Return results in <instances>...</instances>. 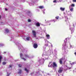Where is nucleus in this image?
I'll use <instances>...</instances> for the list:
<instances>
[{
	"mask_svg": "<svg viewBox=\"0 0 76 76\" xmlns=\"http://www.w3.org/2000/svg\"><path fill=\"white\" fill-rule=\"evenodd\" d=\"M63 71V68L62 67H60L59 68L58 72V73H61Z\"/></svg>",
	"mask_w": 76,
	"mask_h": 76,
	"instance_id": "1",
	"label": "nucleus"
},
{
	"mask_svg": "<svg viewBox=\"0 0 76 76\" xmlns=\"http://www.w3.org/2000/svg\"><path fill=\"white\" fill-rule=\"evenodd\" d=\"M20 58H21V59H22V60H24V61H26V58H25L24 57H23V54H22V53H20Z\"/></svg>",
	"mask_w": 76,
	"mask_h": 76,
	"instance_id": "2",
	"label": "nucleus"
},
{
	"mask_svg": "<svg viewBox=\"0 0 76 76\" xmlns=\"http://www.w3.org/2000/svg\"><path fill=\"white\" fill-rule=\"evenodd\" d=\"M52 66L53 68H55V67H57V64H56V62H53V65H52Z\"/></svg>",
	"mask_w": 76,
	"mask_h": 76,
	"instance_id": "3",
	"label": "nucleus"
},
{
	"mask_svg": "<svg viewBox=\"0 0 76 76\" xmlns=\"http://www.w3.org/2000/svg\"><path fill=\"white\" fill-rule=\"evenodd\" d=\"M63 60V58H61L59 59V63L60 64H62L63 62H62Z\"/></svg>",
	"mask_w": 76,
	"mask_h": 76,
	"instance_id": "4",
	"label": "nucleus"
},
{
	"mask_svg": "<svg viewBox=\"0 0 76 76\" xmlns=\"http://www.w3.org/2000/svg\"><path fill=\"white\" fill-rule=\"evenodd\" d=\"M33 47L34 48H37L38 47V45L37 43H34L33 45Z\"/></svg>",
	"mask_w": 76,
	"mask_h": 76,
	"instance_id": "5",
	"label": "nucleus"
},
{
	"mask_svg": "<svg viewBox=\"0 0 76 76\" xmlns=\"http://www.w3.org/2000/svg\"><path fill=\"white\" fill-rule=\"evenodd\" d=\"M32 33H33L34 37H36V32L34 30H32Z\"/></svg>",
	"mask_w": 76,
	"mask_h": 76,
	"instance_id": "6",
	"label": "nucleus"
},
{
	"mask_svg": "<svg viewBox=\"0 0 76 76\" xmlns=\"http://www.w3.org/2000/svg\"><path fill=\"white\" fill-rule=\"evenodd\" d=\"M70 29L71 31L72 34V32H74V31H75V29L73 28H70Z\"/></svg>",
	"mask_w": 76,
	"mask_h": 76,
	"instance_id": "7",
	"label": "nucleus"
},
{
	"mask_svg": "<svg viewBox=\"0 0 76 76\" xmlns=\"http://www.w3.org/2000/svg\"><path fill=\"white\" fill-rule=\"evenodd\" d=\"M24 56L25 58H29V56L26 54H24Z\"/></svg>",
	"mask_w": 76,
	"mask_h": 76,
	"instance_id": "8",
	"label": "nucleus"
},
{
	"mask_svg": "<svg viewBox=\"0 0 76 76\" xmlns=\"http://www.w3.org/2000/svg\"><path fill=\"white\" fill-rule=\"evenodd\" d=\"M36 25L37 26H40V23H39L38 22L36 24Z\"/></svg>",
	"mask_w": 76,
	"mask_h": 76,
	"instance_id": "9",
	"label": "nucleus"
},
{
	"mask_svg": "<svg viewBox=\"0 0 76 76\" xmlns=\"http://www.w3.org/2000/svg\"><path fill=\"white\" fill-rule=\"evenodd\" d=\"M65 10V8H63L62 7H61L60 8V10H61L62 11H64Z\"/></svg>",
	"mask_w": 76,
	"mask_h": 76,
	"instance_id": "10",
	"label": "nucleus"
},
{
	"mask_svg": "<svg viewBox=\"0 0 76 76\" xmlns=\"http://www.w3.org/2000/svg\"><path fill=\"white\" fill-rule=\"evenodd\" d=\"M19 72H18V74H21L22 73V70L21 69H19Z\"/></svg>",
	"mask_w": 76,
	"mask_h": 76,
	"instance_id": "11",
	"label": "nucleus"
},
{
	"mask_svg": "<svg viewBox=\"0 0 76 76\" xmlns=\"http://www.w3.org/2000/svg\"><path fill=\"white\" fill-rule=\"evenodd\" d=\"M25 70L26 71L27 73H28L29 72V70L27 69L26 68H25Z\"/></svg>",
	"mask_w": 76,
	"mask_h": 76,
	"instance_id": "12",
	"label": "nucleus"
},
{
	"mask_svg": "<svg viewBox=\"0 0 76 76\" xmlns=\"http://www.w3.org/2000/svg\"><path fill=\"white\" fill-rule=\"evenodd\" d=\"M46 37H47L48 39H50V35L47 34V35H46Z\"/></svg>",
	"mask_w": 76,
	"mask_h": 76,
	"instance_id": "13",
	"label": "nucleus"
},
{
	"mask_svg": "<svg viewBox=\"0 0 76 76\" xmlns=\"http://www.w3.org/2000/svg\"><path fill=\"white\" fill-rule=\"evenodd\" d=\"M5 31H6V32H7V33H8V32H9V30H8V29L7 28L5 29Z\"/></svg>",
	"mask_w": 76,
	"mask_h": 76,
	"instance_id": "14",
	"label": "nucleus"
},
{
	"mask_svg": "<svg viewBox=\"0 0 76 76\" xmlns=\"http://www.w3.org/2000/svg\"><path fill=\"white\" fill-rule=\"evenodd\" d=\"M39 9H44V6H40L39 7Z\"/></svg>",
	"mask_w": 76,
	"mask_h": 76,
	"instance_id": "15",
	"label": "nucleus"
},
{
	"mask_svg": "<svg viewBox=\"0 0 76 76\" xmlns=\"http://www.w3.org/2000/svg\"><path fill=\"white\" fill-rule=\"evenodd\" d=\"M2 56H0V63H1V59H2Z\"/></svg>",
	"mask_w": 76,
	"mask_h": 76,
	"instance_id": "16",
	"label": "nucleus"
},
{
	"mask_svg": "<svg viewBox=\"0 0 76 76\" xmlns=\"http://www.w3.org/2000/svg\"><path fill=\"white\" fill-rule=\"evenodd\" d=\"M29 38H30V37H28L26 38V40H27V41H29Z\"/></svg>",
	"mask_w": 76,
	"mask_h": 76,
	"instance_id": "17",
	"label": "nucleus"
},
{
	"mask_svg": "<svg viewBox=\"0 0 76 76\" xmlns=\"http://www.w3.org/2000/svg\"><path fill=\"white\" fill-rule=\"evenodd\" d=\"M71 6H72V7H75V4H72L71 5Z\"/></svg>",
	"mask_w": 76,
	"mask_h": 76,
	"instance_id": "18",
	"label": "nucleus"
},
{
	"mask_svg": "<svg viewBox=\"0 0 76 76\" xmlns=\"http://www.w3.org/2000/svg\"><path fill=\"white\" fill-rule=\"evenodd\" d=\"M70 10L71 12H73V8H71L70 9Z\"/></svg>",
	"mask_w": 76,
	"mask_h": 76,
	"instance_id": "19",
	"label": "nucleus"
},
{
	"mask_svg": "<svg viewBox=\"0 0 76 76\" xmlns=\"http://www.w3.org/2000/svg\"><path fill=\"white\" fill-rule=\"evenodd\" d=\"M2 64H3L4 65L5 64H6V62H3V63H2Z\"/></svg>",
	"mask_w": 76,
	"mask_h": 76,
	"instance_id": "20",
	"label": "nucleus"
},
{
	"mask_svg": "<svg viewBox=\"0 0 76 76\" xmlns=\"http://www.w3.org/2000/svg\"><path fill=\"white\" fill-rule=\"evenodd\" d=\"M18 66H19V67H22V65H21L20 64H19Z\"/></svg>",
	"mask_w": 76,
	"mask_h": 76,
	"instance_id": "21",
	"label": "nucleus"
},
{
	"mask_svg": "<svg viewBox=\"0 0 76 76\" xmlns=\"http://www.w3.org/2000/svg\"><path fill=\"white\" fill-rule=\"evenodd\" d=\"M53 3H57V1L55 0L53 1Z\"/></svg>",
	"mask_w": 76,
	"mask_h": 76,
	"instance_id": "22",
	"label": "nucleus"
},
{
	"mask_svg": "<svg viewBox=\"0 0 76 76\" xmlns=\"http://www.w3.org/2000/svg\"><path fill=\"white\" fill-rule=\"evenodd\" d=\"M31 21V20L30 19H28V22H30Z\"/></svg>",
	"mask_w": 76,
	"mask_h": 76,
	"instance_id": "23",
	"label": "nucleus"
},
{
	"mask_svg": "<svg viewBox=\"0 0 76 76\" xmlns=\"http://www.w3.org/2000/svg\"><path fill=\"white\" fill-rule=\"evenodd\" d=\"M58 18H59V17L58 16H57L56 17V19H58Z\"/></svg>",
	"mask_w": 76,
	"mask_h": 76,
	"instance_id": "24",
	"label": "nucleus"
},
{
	"mask_svg": "<svg viewBox=\"0 0 76 76\" xmlns=\"http://www.w3.org/2000/svg\"><path fill=\"white\" fill-rule=\"evenodd\" d=\"M72 1L73 2H76V0H73Z\"/></svg>",
	"mask_w": 76,
	"mask_h": 76,
	"instance_id": "25",
	"label": "nucleus"
},
{
	"mask_svg": "<svg viewBox=\"0 0 76 76\" xmlns=\"http://www.w3.org/2000/svg\"><path fill=\"white\" fill-rule=\"evenodd\" d=\"M74 54H75V55L76 56V52H75V53H74Z\"/></svg>",
	"mask_w": 76,
	"mask_h": 76,
	"instance_id": "26",
	"label": "nucleus"
},
{
	"mask_svg": "<svg viewBox=\"0 0 76 76\" xmlns=\"http://www.w3.org/2000/svg\"><path fill=\"white\" fill-rule=\"evenodd\" d=\"M5 10H7V9H6V8H5Z\"/></svg>",
	"mask_w": 76,
	"mask_h": 76,
	"instance_id": "27",
	"label": "nucleus"
},
{
	"mask_svg": "<svg viewBox=\"0 0 76 76\" xmlns=\"http://www.w3.org/2000/svg\"><path fill=\"white\" fill-rule=\"evenodd\" d=\"M10 67H12V65H10Z\"/></svg>",
	"mask_w": 76,
	"mask_h": 76,
	"instance_id": "28",
	"label": "nucleus"
},
{
	"mask_svg": "<svg viewBox=\"0 0 76 76\" xmlns=\"http://www.w3.org/2000/svg\"><path fill=\"white\" fill-rule=\"evenodd\" d=\"M75 64V62H73L72 63V64Z\"/></svg>",
	"mask_w": 76,
	"mask_h": 76,
	"instance_id": "29",
	"label": "nucleus"
},
{
	"mask_svg": "<svg viewBox=\"0 0 76 76\" xmlns=\"http://www.w3.org/2000/svg\"><path fill=\"white\" fill-rule=\"evenodd\" d=\"M30 75H32V73H31Z\"/></svg>",
	"mask_w": 76,
	"mask_h": 76,
	"instance_id": "30",
	"label": "nucleus"
},
{
	"mask_svg": "<svg viewBox=\"0 0 76 76\" xmlns=\"http://www.w3.org/2000/svg\"><path fill=\"white\" fill-rule=\"evenodd\" d=\"M4 53H6V52H4Z\"/></svg>",
	"mask_w": 76,
	"mask_h": 76,
	"instance_id": "31",
	"label": "nucleus"
},
{
	"mask_svg": "<svg viewBox=\"0 0 76 76\" xmlns=\"http://www.w3.org/2000/svg\"><path fill=\"white\" fill-rule=\"evenodd\" d=\"M0 19H1V16L0 15Z\"/></svg>",
	"mask_w": 76,
	"mask_h": 76,
	"instance_id": "32",
	"label": "nucleus"
},
{
	"mask_svg": "<svg viewBox=\"0 0 76 76\" xmlns=\"http://www.w3.org/2000/svg\"><path fill=\"white\" fill-rule=\"evenodd\" d=\"M43 13H44V14L45 13V12H43Z\"/></svg>",
	"mask_w": 76,
	"mask_h": 76,
	"instance_id": "33",
	"label": "nucleus"
},
{
	"mask_svg": "<svg viewBox=\"0 0 76 76\" xmlns=\"http://www.w3.org/2000/svg\"><path fill=\"white\" fill-rule=\"evenodd\" d=\"M48 67H50V66L49 65H48Z\"/></svg>",
	"mask_w": 76,
	"mask_h": 76,
	"instance_id": "34",
	"label": "nucleus"
},
{
	"mask_svg": "<svg viewBox=\"0 0 76 76\" xmlns=\"http://www.w3.org/2000/svg\"><path fill=\"white\" fill-rule=\"evenodd\" d=\"M70 6L69 7V8H70Z\"/></svg>",
	"mask_w": 76,
	"mask_h": 76,
	"instance_id": "35",
	"label": "nucleus"
},
{
	"mask_svg": "<svg viewBox=\"0 0 76 76\" xmlns=\"http://www.w3.org/2000/svg\"><path fill=\"white\" fill-rule=\"evenodd\" d=\"M65 22H66V20H65Z\"/></svg>",
	"mask_w": 76,
	"mask_h": 76,
	"instance_id": "36",
	"label": "nucleus"
}]
</instances>
